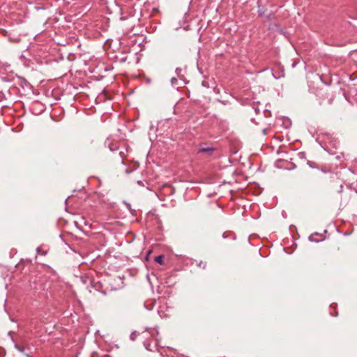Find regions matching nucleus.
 <instances>
[{"instance_id":"f257e3e1","label":"nucleus","mask_w":357,"mask_h":357,"mask_svg":"<svg viewBox=\"0 0 357 357\" xmlns=\"http://www.w3.org/2000/svg\"><path fill=\"white\" fill-rule=\"evenodd\" d=\"M143 337L145 338L144 341V347L150 351H160L159 349V340L157 338L158 331L152 330L151 331H144L142 333Z\"/></svg>"},{"instance_id":"ddd939ff","label":"nucleus","mask_w":357,"mask_h":357,"mask_svg":"<svg viewBox=\"0 0 357 357\" xmlns=\"http://www.w3.org/2000/svg\"><path fill=\"white\" fill-rule=\"evenodd\" d=\"M175 81H176V78H174V77H173V78L172 79V83H174V82H175Z\"/></svg>"},{"instance_id":"4468645a","label":"nucleus","mask_w":357,"mask_h":357,"mask_svg":"<svg viewBox=\"0 0 357 357\" xmlns=\"http://www.w3.org/2000/svg\"><path fill=\"white\" fill-rule=\"evenodd\" d=\"M40 248H37V252H40Z\"/></svg>"},{"instance_id":"2eb2a0df","label":"nucleus","mask_w":357,"mask_h":357,"mask_svg":"<svg viewBox=\"0 0 357 357\" xmlns=\"http://www.w3.org/2000/svg\"><path fill=\"white\" fill-rule=\"evenodd\" d=\"M223 238H226L225 234L224 233L222 235Z\"/></svg>"},{"instance_id":"f8f14e48","label":"nucleus","mask_w":357,"mask_h":357,"mask_svg":"<svg viewBox=\"0 0 357 357\" xmlns=\"http://www.w3.org/2000/svg\"><path fill=\"white\" fill-rule=\"evenodd\" d=\"M119 155H120V156H121V160L123 161V153L121 151V152L119 153Z\"/></svg>"},{"instance_id":"20e7f679","label":"nucleus","mask_w":357,"mask_h":357,"mask_svg":"<svg viewBox=\"0 0 357 357\" xmlns=\"http://www.w3.org/2000/svg\"><path fill=\"white\" fill-rule=\"evenodd\" d=\"M308 238L309 241L312 242L318 243L319 241H323L324 239V237L322 234L314 232V234H312Z\"/></svg>"},{"instance_id":"dca6fc26","label":"nucleus","mask_w":357,"mask_h":357,"mask_svg":"<svg viewBox=\"0 0 357 357\" xmlns=\"http://www.w3.org/2000/svg\"><path fill=\"white\" fill-rule=\"evenodd\" d=\"M255 112H256L257 113V112H259V109H255Z\"/></svg>"},{"instance_id":"39448f33","label":"nucleus","mask_w":357,"mask_h":357,"mask_svg":"<svg viewBox=\"0 0 357 357\" xmlns=\"http://www.w3.org/2000/svg\"><path fill=\"white\" fill-rule=\"evenodd\" d=\"M128 53H130V50H126L121 53L120 56H117L116 58L121 63L126 62L128 60V56L126 54Z\"/></svg>"},{"instance_id":"9d476101","label":"nucleus","mask_w":357,"mask_h":357,"mask_svg":"<svg viewBox=\"0 0 357 357\" xmlns=\"http://www.w3.org/2000/svg\"><path fill=\"white\" fill-rule=\"evenodd\" d=\"M307 165H308L311 168H316V167H317V164L315 162H313V161H310V160H308V161H307Z\"/></svg>"},{"instance_id":"6e6552de","label":"nucleus","mask_w":357,"mask_h":357,"mask_svg":"<svg viewBox=\"0 0 357 357\" xmlns=\"http://www.w3.org/2000/svg\"><path fill=\"white\" fill-rule=\"evenodd\" d=\"M155 261L162 265L164 264V255H160L155 257Z\"/></svg>"},{"instance_id":"423d86ee","label":"nucleus","mask_w":357,"mask_h":357,"mask_svg":"<svg viewBox=\"0 0 357 357\" xmlns=\"http://www.w3.org/2000/svg\"><path fill=\"white\" fill-rule=\"evenodd\" d=\"M107 144L108 145V147L109 148V150L112 152L117 151L119 149V146L116 143L114 144L110 142H106L105 145H107Z\"/></svg>"},{"instance_id":"9b49d317","label":"nucleus","mask_w":357,"mask_h":357,"mask_svg":"<svg viewBox=\"0 0 357 357\" xmlns=\"http://www.w3.org/2000/svg\"><path fill=\"white\" fill-rule=\"evenodd\" d=\"M198 266L204 269L206 268V261H201L199 264H198Z\"/></svg>"},{"instance_id":"0eeeda50","label":"nucleus","mask_w":357,"mask_h":357,"mask_svg":"<svg viewBox=\"0 0 357 357\" xmlns=\"http://www.w3.org/2000/svg\"><path fill=\"white\" fill-rule=\"evenodd\" d=\"M91 286L97 291H100L102 284L100 282H95L94 280L91 281Z\"/></svg>"},{"instance_id":"1a4fd4ad","label":"nucleus","mask_w":357,"mask_h":357,"mask_svg":"<svg viewBox=\"0 0 357 357\" xmlns=\"http://www.w3.org/2000/svg\"><path fill=\"white\" fill-rule=\"evenodd\" d=\"M140 335L139 333H138L137 331H133L130 335V338L132 340V341H135L137 337Z\"/></svg>"},{"instance_id":"7ed1b4c3","label":"nucleus","mask_w":357,"mask_h":357,"mask_svg":"<svg viewBox=\"0 0 357 357\" xmlns=\"http://www.w3.org/2000/svg\"><path fill=\"white\" fill-rule=\"evenodd\" d=\"M331 183L333 189H336L339 193L342 192L344 188L343 182L339 178H333L331 179Z\"/></svg>"},{"instance_id":"f03ea898","label":"nucleus","mask_w":357,"mask_h":357,"mask_svg":"<svg viewBox=\"0 0 357 357\" xmlns=\"http://www.w3.org/2000/svg\"><path fill=\"white\" fill-rule=\"evenodd\" d=\"M217 149L212 146H207V144H200L197 147V154L204 153L206 157L211 158L213 157L215 152Z\"/></svg>"}]
</instances>
